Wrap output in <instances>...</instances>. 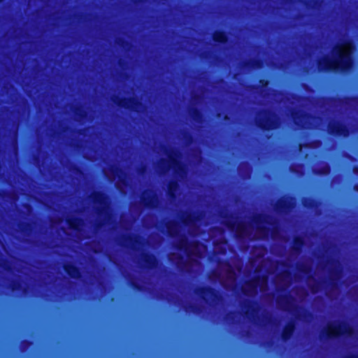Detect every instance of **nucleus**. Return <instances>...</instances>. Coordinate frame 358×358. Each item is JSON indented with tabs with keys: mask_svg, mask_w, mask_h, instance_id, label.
Instances as JSON below:
<instances>
[{
	"mask_svg": "<svg viewBox=\"0 0 358 358\" xmlns=\"http://www.w3.org/2000/svg\"><path fill=\"white\" fill-rule=\"evenodd\" d=\"M176 264H178V265L181 264H182V260L177 261Z\"/></svg>",
	"mask_w": 358,
	"mask_h": 358,
	"instance_id": "nucleus-9",
	"label": "nucleus"
},
{
	"mask_svg": "<svg viewBox=\"0 0 358 358\" xmlns=\"http://www.w3.org/2000/svg\"><path fill=\"white\" fill-rule=\"evenodd\" d=\"M260 282H252L251 285V288L250 290H247L246 287L244 288V292H245L248 294L252 295L255 293H256L258 286L260 287V289L263 290L264 289V287L266 286V280L265 279H263L261 281V285H259Z\"/></svg>",
	"mask_w": 358,
	"mask_h": 358,
	"instance_id": "nucleus-4",
	"label": "nucleus"
},
{
	"mask_svg": "<svg viewBox=\"0 0 358 358\" xmlns=\"http://www.w3.org/2000/svg\"><path fill=\"white\" fill-rule=\"evenodd\" d=\"M328 173H329V168L327 166H324L322 173L327 174Z\"/></svg>",
	"mask_w": 358,
	"mask_h": 358,
	"instance_id": "nucleus-7",
	"label": "nucleus"
},
{
	"mask_svg": "<svg viewBox=\"0 0 358 358\" xmlns=\"http://www.w3.org/2000/svg\"><path fill=\"white\" fill-rule=\"evenodd\" d=\"M350 332V329L345 324H335L331 325L328 330L329 336H336Z\"/></svg>",
	"mask_w": 358,
	"mask_h": 358,
	"instance_id": "nucleus-3",
	"label": "nucleus"
},
{
	"mask_svg": "<svg viewBox=\"0 0 358 358\" xmlns=\"http://www.w3.org/2000/svg\"><path fill=\"white\" fill-rule=\"evenodd\" d=\"M335 132H336V133H337V134H341V133L340 132L339 129H338V130H337V131H336Z\"/></svg>",
	"mask_w": 358,
	"mask_h": 358,
	"instance_id": "nucleus-12",
	"label": "nucleus"
},
{
	"mask_svg": "<svg viewBox=\"0 0 358 358\" xmlns=\"http://www.w3.org/2000/svg\"><path fill=\"white\" fill-rule=\"evenodd\" d=\"M228 277L229 278V280L231 282V284H233L234 282V280H235V274L231 270L229 269V271H228Z\"/></svg>",
	"mask_w": 358,
	"mask_h": 358,
	"instance_id": "nucleus-6",
	"label": "nucleus"
},
{
	"mask_svg": "<svg viewBox=\"0 0 358 358\" xmlns=\"http://www.w3.org/2000/svg\"><path fill=\"white\" fill-rule=\"evenodd\" d=\"M178 247L189 259H192L194 257H201L206 250V246L203 244L198 243L189 244L186 239L183 238L180 241Z\"/></svg>",
	"mask_w": 358,
	"mask_h": 358,
	"instance_id": "nucleus-2",
	"label": "nucleus"
},
{
	"mask_svg": "<svg viewBox=\"0 0 358 358\" xmlns=\"http://www.w3.org/2000/svg\"><path fill=\"white\" fill-rule=\"evenodd\" d=\"M174 256H175V255H171V259L172 260H174Z\"/></svg>",
	"mask_w": 358,
	"mask_h": 358,
	"instance_id": "nucleus-11",
	"label": "nucleus"
},
{
	"mask_svg": "<svg viewBox=\"0 0 358 358\" xmlns=\"http://www.w3.org/2000/svg\"><path fill=\"white\" fill-rule=\"evenodd\" d=\"M190 220H185V224L188 225L189 224Z\"/></svg>",
	"mask_w": 358,
	"mask_h": 358,
	"instance_id": "nucleus-10",
	"label": "nucleus"
},
{
	"mask_svg": "<svg viewBox=\"0 0 358 358\" xmlns=\"http://www.w3.org/2000/svg\"><path fill=\"white\" fill-rule=\"evenodd\" d=\"M214 39L219 42H224L226 41V36L223 33H216Z\"/></svg>",
	"mask_w": 358,
	"mask_h": 358,
	"instance_id": "nucleus-5",
	"label": "nucleus"
},
{
	"mask_svg": "<svg viewBox=\"0 0 358 358\" xmlns=\"http://www.w3.org/2000/svg\"><path fill=\"white\" fill-rule=\"evenodd\" d=\"M68 272H69V274H70V275H71L73 278H76V277H78V273H77V272H76V273H73V274H71V273H70V271H68Z\"/></svg>",
	"mask_w": 358,
	"mask_h": 358,
	"instance_id": "nucleus-8",
	"label": "nucleus"
},
{
	"mask_svg": "<svg viewBox=\"0 0 358 358\" xmlns=\"http://www.w3.org/2000/svg\"><path fill=\"white\" fill-rule=\"evenodd\" d=\"M353 46L350 42H345L336 47L331 59L320 62V67L324 70H346L352 65L350 53Z\"/></svg>",
	"mask_w": 358,
	"mask_h": 358,
	"instance_id": "nucleus-1",
	"label": "nucleus"
}]
</instances>
